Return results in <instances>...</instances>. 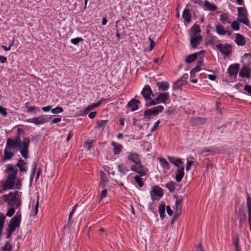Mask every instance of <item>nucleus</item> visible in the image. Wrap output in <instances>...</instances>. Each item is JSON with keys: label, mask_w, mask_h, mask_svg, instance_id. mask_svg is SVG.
Here are the masks:
<instances>
[{"label": "nucleus", "mask_w": 251, "mask_h": 251, "mask_svg": "<svg viewBox=\"0 0 251 251\" xmlns=\"http://www.w3.org/2000/svg\"><path fill=\"white\" fill-rule=\"evenodd\" d=\"M22 192L18 191L10 192L8 194L2 196V200L6 203L7 212L6 216L12 217L15 212L16 209L21 211Z\"/></svg>", "instance_id": "obj_1"}, {"label": "nucleus", "mask_w": 251, "mask_h": 251, "mask_svg": "<svg viewBox=\"0 0 251 251\" xmlns=\"http://www.w3.org/2000/svg\"><path fill=\"white\" fill-rule=\"evenodd\" d=\"M4 173L6 174V179L0 182V194L8 190L14 189L15 182V176L18 173V169L12 164H7L4 170Z\"/></svg>", "instance_id": "obj_2"}, {"label": "nucleus", "mask_w": 251, "mask_h": 251, "mask_svg": "<svg viewBox=\"0 0 251 251\" xmlns=\"http://www.w3.org/2000/svg\"><path fill=\"white\" fill-rule=\"evenodd\" d=\"M238 20L239 22L243 23L244 25L249 26L250 25V21L248 19V13L246 8L244 7H238Z\"/></svg>", "instance_id": "obj_3"}, {"label": "nucleus", "mask_w": 251, "mask_h": 251, "mask_svg": "<svg viewBox=\"0 0 251 251\" xmlns=\"http://www.w3.org/2000/svg\"><path fill=\"white\" fill-rule=\"evenodd\" d=\"M21 220V211L18 210L15 216H14L10 221L7 227L15 231L16 229L20 226Z\"/></svg>", "instance_id": "obj_4"}, {"label": "nucleus", "mask_w": 251, "mask_h": 251, "mask_svg": "<svg viewBox=\"0 0 251 251\" xmlns=\"http://www.w3.org/2000/svg\"><path fill=\"white\" fill-rule=\"evenodd\" d=\"M51 118V116L43 115L38 117L29 119L26 121L38 125L48 122Z\"/></svg>", "instance_id": "obj_5"}, {"label": "nucleus", "mask_w": 251, "mask_h": 251, "mask_svg": "<svg viewBox=\"0 0 251 251\" xmlns=\"http://www.w3.org/2000/svg\"><path fill=\"white\" fill-rule=\"evenodd\" d=\"M164 107L162 105H158L156 107H152L151 109L146 110L144 112V116L146 118H150L151 116H156L159 113L161 112Z\"/></svg>", "instance_id": "obj_6"}, {"label": "nucleus", "mask_w": 251, "mask_h": 251, "mask_svg": "<svg viewBox=\"0 0 251 251\" xmlns=\"http://www.w3.org/2000/svg\"><path fill=\"white\" fill-rule=\"evenodd\" d=\"M29 143V142H21L17 144L18 151H20L22 156L25 159L28 157Z\"/></svg>", "instance_id": "obj_7"}, {"label": "nucleus", "mask_w": 251, "mask_h": 251, "mask_svg": "<svg viewBox=\"0 0 251 251\" xmlns=\"http://www.w3.org/2000/svg\"><path fill=\"white\" fill-rule=\"evenodd\" d=\"M151 200L153 201L155 197L161 198L163 196V190L158 186H155L152 187V190L150 192Z\"/></svg>", "instance_id": "obj_8"}, {"label": "nucleus", "mask_w": 251, "mask_h": 251, "mask_svg": "<svg viewBox=\"0 0 251 251\" xmlns=\"http://www.w3.org/2000/svg\"><path fill=\"white\" fill-rule=\"evenodd\" d=\"M217 49L223 54L226 55V56L228 55L231 53V46L227 44L223 46V45L221 43H219L218 45L216 46Z\"/></svg>", "instance_id": "obj_9"}, {"label": "nucleus", "mask_w": 251, "mask_h": 251, "mask_svg": "<svg viewBox=\"0 0 251 251\" xmlns=\"http://www.w3.org/2000/svg\"><path fill=\"white\" fill-rule=\"evenodd\" d=\"M127 159L136 165H140L141 163V156L137 153L130 152L127 156Z\"/></svg>", "instance_id": "obj_10"}, {"label": "nucleus", "mask_w": 251, "mask_h": 251, "mask_svg": "<svg viewBox=\"0 0 251 251\" xmlns=\"http://www.w3.org/2000/svg\"><path fill=\"white\" fill-rule=\"evenodd\" d=\"M19 143H21V142H6L4 151L14 153L18 151L19 148L17 144Z\"/></svg>", "instance_id": "obj_11"}, {"label": "nucleus", "mask_w": 251, "mask_h": 251, "mask_svg": "<svg viewBox=\"0 0 251 251\" xmlns=\"http://www.w3.org/2000/svg\"><path fill=\"white\" fill-rule=\"evenodd\" d=\"M239 69V64L238 63L230 65L227 70L229 76L235 77L237 76Z\"/></svg>", "instance_id": "obj_12"}, {"label": "nucleus", "mask_w": 251, "mask_h": 251, "mask_svg": "<svg viewBox=\"0 0 251 251\" xmlns=\"http://www.w3.org/2000/svg\"><path fill=\"white\" fill-rule=\"evenodd\" d=\"M141 94L147 101H148L149 100H151V95H152V96L154 97V94H152L151 87L148 85L144 86L141 92Z\"/></svg>", "instance_id": "obj_13"}, {"label": "nucleus", "mask_w": 251, "mask_h": 251, "mask_svg": "<svg viewBox=\"0 0 251 251\" xmlns=\"http://www.w3.org/2000/svg\"><path fill=\"white\" fill-rule=\"evenodd\" d=\"M131 170L138 173L140 176H144L146 175L147 170L144 166L142 165H133L131 167Z\"/></svg>", "instance_id": "obj_14"}, {"label": "nucleus", "mask_w": 251, "mask_h": 251, "mask_svg": "<svg viewBox=\"0 0 251 251\" xmlns=\"http://www.w3.org/2000/svg\"><path fill=\"white\" fill-rule=\"evenodd\" d=\"M248 65L245 64L244 67H242L239 72V75L243 78H250L251 76V69L248 67Z\"/></svg>", "instance_id": "obj_15"}, {"label": "nucleus", "mask_w": 251, "mask_h": 251, "mask_svg": "<svg viewBox=\"0 0 251 251\" xmlns=\"http://www.w3.org/2000/svg\"><path fill=\"white\" fill-rule=\"evenodd\" d=\"M207 119L202 117H194L191 119L190 122L192 126H200L204 124Z\"/></svg>", "instance_id": "obj_16"}, {"label": "nucleus", "mask_w": 251, "mask_h": 251, "mask_svg": "<svg viewBox=\"0 0 251 251\" xmlns=\"http://www.w3.org/2000/svg\"><path fill=\"white\" fill-rule=\"evenodd\" d=\"M169 98V94L168 93H160L156 97V101H157L158 103H165L167 100Z\"/></svg>", "instance_id": "obj_17"}, {"label": "nucleus", "mask_w": 251, "mask_h": 251, "mask_svg": "<svg viewBox=\"0 0 251 251\" xmlns=\"http://www.w3.org/2000/svg\"><path fill=\"white\" fill-rule=\"evenodd\" d=\"M184 165L177 168L176 171V180L177 182H180L184 175Z\"/></svg>", "instance_id": "obj_18"}, {"label": "nucleus", "mask_w": 251, "mask_h": 251, "mask_svg": "<svg viewBox=\"0 0 251 251\" xmlns=\"http://www.w3.org/2000/svg\"><path fill=\"white\" fill-rule=\"evenodd\" d=\"M141 102L139 100L133 99L127 103V106L131 108L132 111H134L138 109V104Z\"/></svg>", "instance_id": "obj_19"}, {"label": "nucleus", "mask_w": 251, "mask_h": 251, "mask_svg": "<svg viewBox=\"0 0 251 251\" xmlns=\"http://www.w3.org/2000/svg\"><path fill=\"white\" fill-rule=\"evenodd\" d=\"M168 159L171 163L174 164L177 168L184 166V163L180 158L173 156H168Z\"/></svg>", "instance_id": "obj_20"}, {"label": "nucleus", "mask_w": 251, "mask_h": 251, "mask_svg": "<svg viewBox=\"0 0 251 251\" xmlns=\"http://www.w3.org/2000/svg\"><path fill=\"white\" fill-rule=\"evenodd\" d=\"M201 39L202 37L201 35L194 36V37L190 39V44L192 47L193 48L197 47V46L200 44Z\"/></svg>", "instance_id": "obj_21"}, {"label": "nucleus", "mask_w": 251, "mask_h": 251, "mask_svg": "<svg viewBox=\"0 0 251 251\" xmlns=\"http://www.w3.org/2000/svg\"><path fill=\"white\" fill-rule=\"evenodd\" d=\"M235 42L238 46H243L246 44L245 38L243 35L237 33L235 37Z\"/></svg>", "instance_id": "obj_22"}, {"label": "nucleus", "mask_w": 251, "mask_h": 251, "mask_svg": "<svg viewBox=\"0 0 251 251\" xmlns=\"http://www.w3.org/2000/svg\"><path fill=\"white\" fill-rule=\"evenodd\" d=\"M26 163H25L23 160L21 159L19 161V163L16 165H13L15 166L16 168L17 169L18 167L21 172H26L27 171V167L25 166Z\"/></svg>", "instance_id": "obj_23"}, {"label": "nucleus", "mask_w": 251, "mask_h": 251, "mask_svg": "<svg viewBox=\"0 0 251 251\" xmlns=\"http://www.w3.org/2000/svg\"><path fill=\"white\" fill-rule=\"evenodd\" d=\"M159 91L165 92L167 91L169 87V84L167 81L158 82L156 83Z\"/></svg>", "instance_id": "obj_24"}, {"label": "nucleus", "mask_w": 251, "mask_h": 251, "mask_svg": "<svg viewBox=\"0 0 251 251\" xmlns=\"http://www.w3.org/2000/svg\"><path fill=\"white\" fill-rule=\"evenodd\" d=\"M204 6L205 9L208 10L210 11H214L218 8L216 5L210 2L207 0H204Z\"/></svg>", "instance_id": "obj_25"}, {"label": "nucleus", "mask_w": 251, "mask_h": 251, "mask_svg": "<svg viewBox=\"0 0 251 251\" xmlns=\"http://www.w3.org/2000/svg\"><path fill=\"white\" fill-rule=\"evenodd\" d=\"M111 145L113 146L114 153L115 155L119 154L122 151L123 146L118 142H111Z\"/></svg>", "instance_id": "obj_26"}, {"label": "nucleus", "mask_w": 251, "mask_h": 251, "mask_svg": "<svg viewBox=\"0 0 251 251\" xmlns=\"http://www.w3.org/2000/svg\"><path fill=\"white\" fill-rule=\"evenodd\" d=\"M182 17L187 23H189L190 22L191 15L189 9H184L182 13Z\"/></svg>", "instance_id": "obj_27"}, {"label": "nucleus", "mask_w": 251, "mask_h": 251, "mask_svg": "<svg viewBox=\"0 0 251 251\" xmlns=\"http://www.w3.org/2000/svg\"><path fill=\"white\" fill-rule=\"evenodd\" d=\"M182 199H179L178 197H176V213L177 214H179L181 211V208H182Z\"/></svg>", "instance_id": "obj_28"}, {"label": "nucleus", "mask_w": 251, "mask_h": 251, "mask_svg": "<svg viewBox=\"0 0 251 251\" xmlns=\"http://www.w3.org/2000/svg\"><path fill=\"white\" fill-rule=\"evenodd\" d=\"M198 55V54L197 52L189 55L185 58V62L187 63H192L197 58Z\"/></svg>", "instance_id": "obj_29"}, {"label": "nucleus", "mask_w": 251, "mask_h": 251, "mask_svg": "<svg viewBox=\"0 0 251 251\" xmlns=\"http://www.w3.org/2000/svg\"><path fill=\"white\" fill-rule=\"evenodd\" d=\"M216 32L219 35H224L226 33V31L225 30L224 26L221 25H216Z\"/></svg>", "instance_id": "obj_30"}, {"label": "nucleus", "mask_w": 251, "mask_h": 251, "mask_svg": "<svg viewBox=\"0 0 251 251\" xmlns=\"http://www.w3.org/2000/svg\"><path fill=\"white\" fill-rule=\"evenodd\" d=\"M118 171L124 175L126 174L129 171V169L126 167L125 164L118 165Z\"/></svg>", "instance_id": "obj_31"}, {"label": "nucleus", "mask_w": 251, "mask_h": 251, "mask_svg": "<svg viewBox=\"0 0 251 251\" xmlns=\"http://www.w3.org/2000/svg\"><path fill=\"white\" fill-rule=\"evenodd\" d=\"M159 159L160 161V163L163 168L167 170H170V165L165 158H159Z\"/></svg>", "instance_id": "obj_32"}, {"label": "nucleus", "mask_w": 251, "mask_h": 251, "mask_svg": "<svg viewBox=\"0 0 251 251\" xmlns=\"http://www.w3.org/2000/svg\"><path fill=\"white\" fill-rule=\"evenodd\" d=\"M5 216L3 214L0 213V236L1 235L2 230L4 227Z\"/></svg>", "instance_id": "obj_33"}, {"label": "nucleus", "mask_w": 251, "mask_h": 251, "mask_svg": "<svg viewBox=\"0 0 251 251\" xmlns=\"http://www.w3.org/2000/svg\"><path fill=\"white\" fill-rule=\"evenodd\" d=\"M191 30L193 32L194 36H197V34L201 32L200 27L197 24H195L194 25H193L191 28Z\"/></svg>", "instance_id": "obj_34"}, {"label": "nucleus", "mask_w": 251, "mask_h": 251, "mask_svg": "<svg viewBox=\"0 0 251 251\" xmlns=\"http://www.w3.org/2000/svg\"><path fill=\"white\" fill-rule=\"evenodd\" d=\"M158 211L161 219L164 217V213L165 212V205L163 204L159 205L158 207Z\"/></svg>", "instance_id": "obj_35"}, {"label": "nucleus", "mask_w": 251, "mask_h": 251, "mask_svg": "<svg viewBox=\"0 0 251 251\" xmlns=\"http://www.w3.org/2000/svg\"><path fill=\"white\" fill-rule=\"evenodd\" d=\"M14 155V153H13V152H9L4 151V156L3 157V160H10L13 157Z\"/></svg>", "instance_id": "obj_36"}, {"label": "nucleus", "mask_w": 251, "mask_h": 251, "mask_svg": "<svg viewBox=\"0 0 251 251\" xmlns=\"http://www.w3.org/2000/svg\"><path fill=\"white\" fill-rule=\"evenodd\" d=\"M107 122V120H101L98 121L96 127L98 128H102L103 129L105 126Z\"/></svg>", "instance_id": "obj_37"}, {"label": "nucleus", "mask_w": 251, "mask_h": 251, "mask_svg": "<svg viewBox=\"0 0 251 251\" xmlns=\"http://www.w3.org/2000/svg\"><path fill=\"white\" fill-rule=\"evenodd\" d=\"M220 20L224 24L230 23V21L228 20V16L226 13H224L220 16Z\"/></svg>", "instance_id": "obj_38"}, {"label": "nucleus", "mask_w": 251, "mask_h": 251, "mask_svg": "<svg viewBox=\"0 0 251 251\" xmlns=\"http://www.w3.org/2000/svg\"><path fill=\"white\" fill-rule=\"evenodd\" d=\"M166 187L170 192H172L175 189V183L173 181H170L166 184Z\"/></svg>", "instance_id": "obj_39"}, {"label": "nucleus", "mask_w": 251, "mask_h": 251, "mask_svg": "<svg viewBox=\"0 0 251 251\" xmlns=\"http://www.w3.org/2000/svg\"><path fill=\"white\" fill-rule=\"evenodd\" d=\"M247 206L248 208V220H251V199L249 197L247 199Z\"/></svg>", "instance_id": "obj_40"}, {"label": "nucleus", "mask_w": 251, "mask_h": 251, "mask_svg": "<svg viewBox=\"0 0 251 251\" xmlns=\"http://www.w3.org/2000/svg\"><path fill=\"white\" fill-rule=\"evenodd\" d=\"M134 178L140 187H142L144 185V182L139 176L136 175Z\"/></svg>", "instance_id": "obj_41"}, {"label": "nucleus", "mask_w": 251, "mask_h": 251, "mask_svg": "<svg viewBox=\"0 0 251 251\" xmlns=\"http://www.w3.org/2000/svg\"><path fill=\"white\" fill-rule=\"evenodd\" d=\"M245 59H247V62L245 63L246 65H251V54L246 53L244 55Z\"/></svg>", "instance_id": "obj_42"}, {"label": "nucleus", "mask_w": 251, "mask_h": 251, "mask_svg": "<svg viewBox=\"0 0 251 251\" xmlns=\"http://www.w3.org/2000/svg\"><path fill=\"white\" fill-rule=\"evenodd\" d=\"M12 248V245L9 242H7L5 245L2 247V251H11Z\"/></svg>", "instance_id": "obj_43"}, {"label": "nucleus", "mask_w": 251, "mask_h": 251, "mask_svg": "<svg viewBox=\"0 0 251 251\" xmlns=\"http://www.w3.org/2000/svg\"><path fill=\"white\" fill-rule=\"evenodd\" d=\"M216 151V149L214 147H209L208 148H203L201 151V153L215 152Z\"/></svg>", "instance_id": "obj_44"}, {"label": "nucleus", "mask_w": 251, "mask_h": 251, "mask_svg": "<svg viewBox=\"0 0 251 251\" xmlns=\"http://www.w3.org/2000/svg\"><path fill=\"white\" fill-rule=\"evenodd\" d=\"M36 167H37L36 163L35 161H34L33 162V163L32 164V173H31V176H30V180H32L34 176L36 169Z\"/></svg>", "instance_id": "obj_45"}, {"label": "nucleus", "mask_w": 251, "mask_h": 251, "mask_svg": "<svg viewBox=\"0 0 251 251\" xmlns=\"http://www.w3.org/2000/svg\"><path fill=\"white\" fill-rule=\"evenodd\" d=\"M231 27L233 29L235 30L236 31H238L240 29L239 24L237 21H234L232 23L231 25Z\"/></svg>", "instance_id": "obj_46"}, {"label": "nucleus", "mask_w": 251, "mask_h": 251, "mask_svg": "<svg viewBox=\"0 0 251 251\" xmlns=\"http://www.w3.org/2000/svg\"><path fill=\"white\" fill-rule=\"evenodd\" d=\"M101 174L100 179H101V181L102 182V185H103L102 188H103L104 187V183L107 181V178L106 175L103 172L101 171Z\"/></svg>", "instance_id": "obj_47"}, {"label": "nucleus", "mask_w": 251, "mask_h": 251, "mask_svg": "<svg viewBox=\"0 0 251 251\" xmlns=\"http://www.w3.org/2000/svg\"><path fill=\"white\" fill-rule=\"evenodd\" d=\"M25 107L26 108V112L27 113L33 112L37 108V107H36L35 106H29L28 102H26L25 104Z\"/></svg>", "instance_id": "obj_48"}, {"label": "nucleus", "mask_w": 251, "mask_h": 251, "mask_svg": "<svg viewBox=\"0 0 251 251\" xmlns=\"http://www.w3.org/2000/svg\"><path fill=\"white\" fill-rule=\"evenodd\" d=\"M22 185L21 179H18L16 181H15L14 188L19 190L21 189Z\"/></svg>", "instance_id": "obj_49"}, {"label": "nucleus", "mask_w": 251, "mask_h": 251, "mask_svg": "<svg viewBox=\"0 0 251 251\" xmlns=\"http://www.w3.org/2000/svg\"><path fill=\"white\" fill-rule=\"evenodd\" d=\"M157 104H158V103L157 101H156V99H155V100H152L151 98V100H149L147 101L146 105L148 106H151L152 105H155Z\"/></svg>", "instance_id": "obj_50"}, {"label": "nucleus", "mask_w": 251, "mask_h": 251, "mask_svg": "<svg viewBox=\"0 0 251 251\" xmlns=\"http://www.w3.org/2000/svg\"><path fill=\"white\" fill-rule=\"evenodd\" d=\"M83 41V39L81 37H77L75 38L72 39L71 40V43L74 45H77L79 42Z\"/></svg>", "instance_id": "obj_51"}, {"label": "nucleus", "mask_w": 251, "mask_h": 251, "mask_svg": "<svg viewBox=\"0 0 251 251\" xmlns=\"http://www.w3.org/2000/svg\"><path fill=\"white\" fill-rule=\"evenodd\" d=\"M63 109L62 107H56L55 108L51 109V111L53 114H58L62 112Z\"/></svg>", "instance_id": "obj_52"}, {"label": "nucleus", "mask_w": 251, "mask_h": 251, "mask_svg": "<svg viewBox=\"0 0 251 251\" xmlns=\"http://www.w3.org/2000/svg\"><path fill=\"white\" fill-rule=\"evenodd\" d=\"M83 147L86 150L89 151L92 147V142H84Z\"/></svg>", "instance_id": "obj_53"}, {"label": "nucleus", "mask_w": 251, "mask_h": 251, "mask_svg": "<svg viewBox=\"0 0 251 251\" xmlns=\"http://www.w3.org/2000/svg\"><path fill=\"white\" fill-rule=\"evenodd\" d=\"M6 238L7 239L10 238L12 234L15 231L8 227L6 228Z\"/></svg>", "instance_id": "obj_54"}, {"label": "nucleus", "mask_w": 251, "mask_h": 251, "mask_svg": "<svg viewBox=\"0 0 251 251\" xmlns=\"http://www.w3.org/2000/svg\"><path fill=\"white\" fill-rule=\"evenodd\" d=\"M0 113L4 117L6 116L7 115L6 109L3 108L1 105H0Z\"/></svg>", "instance_id": "obj_55"}, {"label": "nucleus", "mask_w": 251, "mask_h": 251, "mask_svg": "<svg viewBox=\"0 0 251 251\" xmlns=\"http://www.w3.org/2000/svg\"><path fill=\"white\" fill-rule=\"evenodd\" d=\"M234 244L235 247V250L234 251H240V249L239 246L238 239L237 238L234 241Z\"/></svg>", "instance_id": "obj_56"}, {"label": "nucleus", "mask_w": 251, "mask_h": 251, "mask_svg": "<svg viewBox=\"0 0 251 251\" xmlns=\"http://www.w3.org/2000/svg\"><path fill=\"white\" fill-rule=\"evenodd\" d=\"M38 207H39V200H38L36 203L35 207L34 208V211H33L34 215H37V214L38 213Z\"/></svg>", "instance_id": "obj_57"}, {"label": "nucleus", "mask_w": 251, "mask_h": 251, "mask_svg": "<svg viewBox=\"0 0 251 251\" xmlns=\"http://www.w3.org/2000/svg\"><path fill=\"white\" fill-rule=\"evenodd\" d=\"M244 90L247 91L248 94L251 95V86L249 85H246L244 87Z\"/></svg>", "instance_id": "obj_58"}, {"label": "nucleus", "mask_w": 251, "mask_h": 251, "mask_svg": "<svg viewBox=\"0 0 251 251\" xmlns=\"http://www.w3.org/2000/svg\"><path fill=\"white\" fill-rule=\"evenodd\" d=\"M149 40L150 41V50H151L153 49V48H154V47L155 46V42H154V41L152 39H151V38H149Z\"/></svg>", "instance_id": "obj_59"}, {"label": "nucleus", "mask_w": 251, "mask_h": 251, "mask_svg": "<svg viewBox=\"0 0 251 251\" xmlns=\"http://www.w3.org/2000/svg\"><path fill=\"white\" fill-rule=\"evenodd\" d=\"M107 196V190L106 189H103L101 192L100 198L102 199Z\"/></svg>", "instance_id": "obj_60"}, {"label": "nucleus", "mask_w": 251, "mask_h": 251, "mask_svg": "<svg viewBox=\"0 0 251 251\" xmlns=\"http://www.w3.org/2000/svg\"><path fill=\"white\" fill-rule=\"evenodd\" d=\"M166 211L167 214L170 216H171L173 213V210L171 209V207L169 205H167L166 207Z\"/></svg>", "instance_id": "obj_61"}, {"label": "nucleus", "mask_w": 251, "mask_h": 251, "mask_svg": "<svg viewBox=\"0 0 251 251\" xmlns=\"http://www.w3.org/2000/svg\"><path fill=\"white\" fill-rule=\"evenodd\" d=\"M52 106L51 105H49L47 106H45L42 108V109L44 112H48L50 110H51Z\"/></svg>", "instance_id": "obj_62"}, {"label": "nucleus", "mask_w": 251, "mask_h": 251, "mask_svg": "<svg viewBox=\"0 0 251 251\" xmlns=\"http://www.w3.org/2000/svg\"><path fill=\"white\" fill-rule=\"evenodd\" d=\"M41 140H43L42 137L41 135H36L33 138V141H38Z\"/></svg>", "instance_id": "obj_63"}, {"label": "nucleus", "mask_w": 251, "mask_h": 251, "mask_svg": "<svg viewBox=\"0 0 251 251\" xmlns=\"http://www.w3.org/2000/svg\"><path fill=\"white\" fill-rule=\"evenodd\" d=\"M7 58L5 56L0 55V62L4 63L7 62Z\"/></svg>", "instance_id": "obj_64"}]
</instances>
